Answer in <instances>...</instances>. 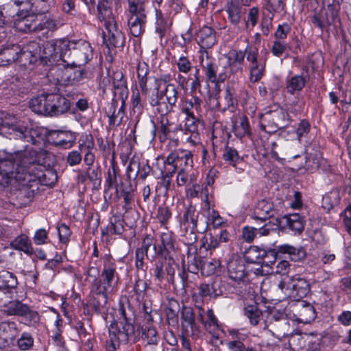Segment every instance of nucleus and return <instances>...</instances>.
Instances as JSON below:
<instances>
[{
    "instance_id": "nucleus-1",
    "label": "nucleus",
    "mask_w": 351,
    "mask_h": 351,
    "mask_svg": "<svg viewBox=\"0 0 351 351\" xmlns=\"http://www.w3.org/2000/svg\"><path fill=\"white\" fill-rule=\"evenodd\" d=\"M36 152L25 149L14 154L0 150V173L14 178L22 186L31 187L43 176L41 167L36 164Z\"/></svg>"
},
{
    "instance_id": "nucleus-2",
    "label": "nucleus",
    "mask_w": 351,
    "mask_h": 351,
    "mask_svg": "<svg viewBox=\"0 0 351 351\" xmlns=\"http://www.w3.org/2000/svg\"><path fill=\"white\" fill-rule=\"evenodd\" d=\"M99 274V269L91 267L87 271L86 280L90 284V293L101 296L104 303L107 304L108 295L117 290L119 281L116 265L110 258L104 261L100 278H98Z\"/></svg>"
},
{
    "instance_id": "nucleus-3",
    "label": "nucleus",
    "mask_w": 351,
    "mask_h": 351,
    "mask_svg": "<svg viewBox=\"0 0 351 351\" xmlns=\"http://www.w3.org/2000/svg\"><path fill=\"white\" fill-rule=\"evenodd\" d=\"M118 321L110 325L109 328L110 339L106 341V350L115 351L119 343H126L134 336L135 328L132 324L131 311L120 304L117 315Z\"/></svg>"
},
{
    "instance_id": "nucleus-4",
    "label": "nucleus",
    "mask_w": 351,
    "mask_h": 351,
    "mask_svg": "<svg viewBox=\"0 0 351 351\" xmlns=\"http://www.w3.org/2000/svg\"><path fill=\"white\" fill-rule=\"evenodd\" d=\"M97 10L98 18L101 22H104L105 27L103 31L104 43L109 49L114 47H122L125 43L124 36L117 27L112 10L104 4H99Z\"/></svg>"
},
{
    "instance_id": "nucleus-5",
    "label": "nucleus",
    "mask_w": 351,
    "mask_h": 351,
    "mask_svg": "<svg viewBox=\"0 0 351 351\" xmlns=\"http://www.w3.org/2000/svg\"><path fill=\"white\" fill-rule=\"evenodd\" d=\"M15 28L22 32H43V35L49 36V32H54L57 28L56 22L43 14H17L14 21Z\"/></svg>"
},
{
    "instance_id": "nucleus-6",
    "label": "nucleus",
    "mask_w": 351,
    "mask_h": 351,
    "mask_svg": "<svg viewBox=\"0 0 351 351\" xmlns=\"http://www.w3.org/2000/svg\"><path fill=\"white\" fill-rule=\"evenodd\" d=\"M37 46L32 45L30 47V51H32L29 53V62H33L37 56H38L41 60H43L46 64L49 62L50 63H53L58 62L59 60H62L64 62H66L67 60L66 59V45H68L66 38H62L58 40H52L46 43L43 45V49L41 52V50L38 47L37 43H36Z\"/></svg>"
},
{
    "instance_id": "nucleus-7",
    "label": "nucleus",
    "mask_w": 351,
    "mask_h": 351,
    "mask_svg": "<svg viewBox=\"0 0 351 351\" xmlns=\"http://www.w3.org/2000/svg\"><path fill=\"white\" fill-rule=\"evenodd\" d=\"M0 133L9 139H23L34 143L30 130L24 121L15 115L0 111Z\"/></svg>"
},
{
    "instance_id": "nucleus-8",
    "label": "nucleus",
    "mask_w": 351,
    "mask_h": 351,
    "mask_svg": "<svg viewBox=\"0 0 351 351\" xmlns=\"http://www.w3.org/2000/svg\"><path fill=\"white\" fill-rule=\"evenodd\" d=\"M261 119L262 123H267V125L262 124V130L269 133L275 132L289 124L288 112L278 104H273L266 108Z\"/></svg>"
},
{
    "instance_id": "nucleus-9",
    "label": "nucleus",
    "mask_w": 351,
    "mask_h": 351,
    "mask_svg": "<svg viewBox=\"0 0 351 351\" xmlns=\"http://www.w3.org/2000/svg\"><path fill=\"white\" fill-rule=\"evenodd\" d=\"M166 167L165 178H167V186L170 184L171 178L177 169L182 167L192 168L193 165V155L191 152L185 149H177L171 152L165 161Z\"/></svg>"
},
{
    "instance_id": "nucleus-10",
    "label": "nucleus",
    "mask_w": 351,
    "mask_h": 351,
    "mask_svg": "<svg viewBox=\"0 0 351 351\" xmlns=\"http://www.w3.org/2000/svg\"><path fill=\"white\" fill-rule=\"evenodd\" d=\"M66 49V59L73 58L79 66L86 64L93 58V49L90 44L84 40H69Z\"/></svg>"
},
{
    "instance_id": "nucleus-11",
    "label": "nucleus",
    "mask_w": 351,
    "mask_h": 351,
    "mask_svg": "<svg viewBox=\"0 0 351 351\" xmlns=\"http://www.w3.org/2000/svg\"><path fill=\"white\" fill-rule=\"evenodd\" d=\"M66 62V66L58 71L59 77L57 78V80L64 86L80 84L86 77V71L75 62L69 63L67 60Z\"/></svg>"
},
{
    "instance_id": "nucleus-12",
    "label": "nucleus",
    "mask_w": 351,
    "mask_h": 351,
    "mask_svg": "<svg viewBox=\"0 0 351 351\" xmlns=\"http://www.w3.org/2000/svg\"><path fill=\"white\" fill-rule=\"evenodd\" d=\"M37 46L36 42L29 43L26 50H23L18 45H11L0 49V66L9 65L16 60L23 62L29 56L30 47Z\"/></svg>"
},
{
    "instance_id": "nucleus-13",
    "label": "nucleus",
    "mask_w": 351,
    "mask_h": 351,
    "mask_svg": "<svg viewBox=\"0 0 351 351\" xmlns=\"http://www.w3.org/2000/svg\"><path fill=\"white\" fill-rule=\"evenodd\" d=\"M197 219L198 212L195 206L191 204H189L180 221V227L184 231V236L189 243H193L197 241Z\"/></svg>"
},
{
    "instance_id": "nucleus-14",
    "label": "nucleus",
    "mask_w": 351,
    "mask_h": 351,
    "mask_svg": "<svg viewBox=\"0 0 351 351\" xmlns=\"http://www.w3.org/2000/svg\"><path fill=\"white\" fill-rule=\"evenodd\" d=\"M196 40L200 47L202 55L208 56V49L212 48L217 43L215 30L208 26L202 27L196 34Z\"/></svg>"
},
{
    "instance_id": "nucleus-15",
    "label": "nucleus",
    "mask_w": 351,
    "mask_h": 351,
    "mask_svg": "<svg viewBox=\"0 0 351 351\" xmlns=\"http://www.w3.org/2000/svg\"><path fill=\"white\" fill-rule=\"evenodd\" d=\"M227 60V71L230 76L242 73L245 53L242 50L231 49L224 55Z\"/></svg>"
},
{
    "instance_id": "nucleus-16",
    "label": "nucleus",
    "mask_w": 351,
    "mask_h": 351,
    "mask_svg": "<svg viewBox=\"0 0 351 351\" xmlns=\"http://www.w3.org/2000/svg\"><path fill=\"white\" fill-rule=\"evenodd\" d=\"M12 311V316L22 317L24 324L30 327H36L40 322V315L36 311L30 309L29 306L20 302Z\"/></svg>"
},
{
    "instance_id": "nucleus-17",
    "label": "nucleus",
    "mask_w": 351,
    "mask_h": 351,
    "mask_svg": "<svg viewBox=\"0 0 351 351\" xmlns=\"http://www.w3.org/2000/svg\"><path fill=\"white\" fill-rule=\"evenodd\" d=\"M49 103V116H56L63 114L70 108V101L68 99L59 94H48V100Z\"/></svg>"
},
{
    "instance_id": "nucleus-18",
    "label": "nucleus",
    "mask_w": 351,
    "mask_h": 351,
    "mask_svg": "<svg viewBox=\"0 0 351 351\" xmlns=\"http://www.w3.org/2000/svg\"><path fill=\"white\" fill-rule=\"evenodd\" d=\"M308 78L304 74H297L287 77L285 80V91L290 95L300 93L307 83Z\"/></svg>"
},
{
    "instance_id": "nucleus-19",
    "label": "nucleus",
    "mask_w": 351,
    "mask_h": 351,
    "mask_svg": "<svg viewBox=\"0 0 351 351\" xmlns=\"http://www.w3.org/2000/svg\"><path fill=\"white\" fill-rule=\"evenodd\" d=\"M49 138L53 143L64 148H70L75 141V135L70 131L55 130L51 132Z\"/></svg>"
},
{
    "instance_id": "nucleus-20",
    "label": "nucleus",
    "mask_w": 351,
    "mask_h": 351,
    "mask_svg": "<svg viewBox=\"0 0 351 351\" xmlns=\"http://www.w3.org/2000/svg\"><path fill=\"white\" fill-rule=\"evenodd\" d=\"M271 256L275 259V251H266L257 246H251L245 254V259L248 263H261L263 258Z\"/></svg>"
},
{
    "instance_id": "nucleus-21",
    "label": "nucleus",
    "mask_w": 351,
    "mask_h": 351,
    "mask_svg": "<svg viewBox=\"0 0 351 351\" xmlns=\"http://www.w3.org/2000/svg\"><path fill=\"white\" fill-rule=\"evenodd\" d=\"M229 277L234 281H241L245 276V265L239 258H232L227 264Z\"/></svg>"
},
{
    "instance_id": "nucleus-22",
    "label": "nucleus",
    "mask_w": 351,
    "mask_h": 351,
    "mask_svg": "<svg viewBox=\"0 0 351 351\" xmlns=\"http://www.w3.org/2000/svg\"><path fill=\"white\" fill-rule=\"evenodd\" d=\"M274 210L271 202L261 199L258 202L254 208L252 218L255 220L265 221L274 215Z\"/></svg>"
},
{
    "instance_id": "nucleus-23",
    "label": "nucleus",
    "mask_w": 351,
    "mask_h": 351,
    "mask_svg": "<svg viewBox=\"0 0 351 351\" xmlns=\"http://www.w3.org/2000/svg\"><path fill=\"white\" fill-rule=\"evenodd\" d=\"M201 64L208 82L213 84H216L219 82H223L225 80V75L220 74L217 77V72L218 70V66L208 58L206 62H204V59L202 58L201 60Z\"/></svg>"
},
{
    "instance_id": "nucleus-24",
    "label": "nucleus",
    "mask_w": 351,
    "mask_h": 351,
    "mask_svg": "<svg viewBox=\"0 0 351 351\" xmlns=\"http://www.w3.org/2000/svg\"><path fill=\"white\" fill-rule=\"evenodd\" d=\"M14 293L0 289V308H3V312L8 316H12L11 311L16 308V303L20 301L14 300Z\"/></svg>"
},
{
    "instance_id": "nucleus-25",
    "label": "nucleus",
    "mask_w": 351,
    "mask_h": 351,
    "mask_svg": "<svg viewBox=\"0 0 351 351\" xmlns=\"http://www.w3.org/2000/svg\"><path fill=\"white\" fill-rule=\"evenodd\" d=\"M48 94H42L30 100L29 108L33 112L37 114L49 115V103L47 101Z\"/></svg>"
},
{
    "instance_id": "nucleus-26",
    "label": "nucleus",
    "mask_w": 351,
    "mask_h": 351,
    "mask_svg": "<svg viewBox=\"0 0 351 351\" xmlns=\"http://www.w3.org/2000/svg\"><path fill=\"white\" fill-rule=\"evenodd\" d=\"M282 221H285V228H288L295 234H300L304 230V219L298 213H293L285 216L282 218Z\"/></svg>"
},
{
    "instance_id": "nucleus-27",
    "label": "nucleus",
    "mask_w": 351,
    "mask_h": 351,
    "mask_svg": "<svg viewBox=\"0 0 351 351\" xmlns=\"http://www.w3.org/2000/svg\"><path fill=\"white\" fill-rule=\"evenodd\" d=\"M290 280L294 299L302 298L308 294L310 289L309 284L305 279L294 276L290 278Z\"/></svg>"
},
{
    "instance_id": "nucleus-28",
    "label": "nucleus",
    "mask_w": 351,
    "mask_h": 351,
    "mask_svg": "<svg viewBox=\"0 0 351 351\" xmlns=\"http://www.w3.org/2000/svg\"><path fill=\"white\" fill-rule=\"evenodd\" d=\"M181 325L183 332L187 335L193 333L195 326V315L189 307H183L181 311Z\"/></svg>"
},
{
    "instance_id": "nucleus-29",
    "label": "nucleus",
    "mask_w": 351,
    "mask_h": 351,
    "mask_svg": "<svg viewBox=\"0 0 351 351\" xmlns=\"http://www.w3.org/2000/svg\"><path fill=\"white\" fill-rule=\"evenodd\" d=\"M17 285V278L13 273L6 270L0 271V289L16 293Z\"/></svg>"
},
{
    "instance_id": "nucleus-30",
    "label": "nucleus",
    "mask_w": 351,
    "mask_h": 351,
    "mask_svg": "<svg viewBox=\"0 0 351 351\" xmlns=\"http://www.w3.org/2000/svg\"><path fill=\"white\" fill-rule=\"evenodd\" d=\"M232 132L239 138L250 134V123L246 116H240L233 121Z\"/></svg>"
},
{
    "instance_id": "nucleus-31",
    "label": "nucleus",
    "mask_w": 351,
    "mask_h": 351,
    "mask_svg": "<svg viewBox=\"0 0 351 351\" xmlns=\"http://www.w3.org/2000/svg\"><path fill=\"white\" fill-rule=\"evenodd\" d=\"M137 77L138 79V84L142 94L147 95L149 92V88L147 86V75L149 71V68L145 62H139L136 69Z\"/></svg>"
},
{
    "instance_id": "nucleus-32",
    "label": "nucleus",
    "mask_w": 351,
    "mask_h": 351,
    "mask_svg": "<svg viewBox=\"0 0 351 351\" xmlns=\"http://www.w3.org/2000/svg\"><path fill=\"white\" fill-rule=\"evenodd\" d=\"M202 100L197 97H193V100L185 99L182 101L180 106V111L187 116L194 115L193 110L197 114H199L202 110Z\"/></svg>"
},
{
    "instance_id": "nucleus-33",
    "label": "nucleus",
    "mask_w": 351,
    "mask_h": 351,
    "mask_svg": "<svg viewBox=\"0 0 351 351\" xmlns=\"http://www.w3.org/2000/svg\"><path fill=\"white\" fill-rule=\"evenodd\" d=\"M161 245L158 247V254H165L175 250V239L173 237V232L168 230L160 234Z\"/></svg>"
},
{
    "instance_id": "nucleus-34",
    "label": "nucleus",
    "mask_w": 351,
    "mask_h": 351,
    "mask_svg": "<svg viewBox=\"0 0 351 351\" xmlns=\"http://www.w3.org/2000/svg\"><path fill=\"white\" fill-rule=\"evenodd\" d=\"M324 163V159L320 153L316 151L315 153H309L306 156L305 168L309 172L314 173L318 171Z\"/></svg>"
},
{
    "instance_id": "nucleus-35",
    "label": "nucleus",
    "mask_w": 351,
    "mask_h": 351,
    "mask_svg": "<svg viewBox=\"0 0 351 351\" xmlns=\"http://www.w3.org/2000/svg\"><path fill=\"white\" fill-rule=\"evenodd\" d=\"M242 8L238 2L231 0L226 5V12L228 14V19L231 23L238 25L240 23Z\"/></svg>"
},
{
    "instance_id": "nucleus-36",
    "label": "nucleus",
    "mask_w": 351,
    "mask_h": 351,
    "mask_svg": "<svg viewBox=\"0 0 351 351\" xmlns=\"http://www.w3.org/2000/svg\"><path fill=\"white\" fill-rule=\"evenodd\" d=\"M204 209L208 211V223L212 225L214 228H218L223 224L224 221L219 213L213 209L211 210V206L209 202V198L207 197V194L205 195Z\"/></svg>"
},
{
    "instance_id": "nucleus-37",
    "label": "nucleus",
    "mask_w": 351,
    "mask_h": 351,
    "mask_svg": "<svg viewBox=\"0 0 351 351\" xmlns=\"http://www.w3.org/2000/svg\"><path fill=\"white\" fill-rule=\"evenodd\" d=\"M278 250L280 253L288 254L291 260L299 261L305 257V250L300 248H295L289 244H283L278 247Z\"/></svg>"
},
{
    "instance_id": "nucleus-38",
    "label": "nucleus",
    "mask_w": 351,
    "mask_h": 351,
    "mask_svg": "<svg viewBox=\"0 0 351 351\" xmlns=\"http://www.w3.org/2000/svg\"><path fill=\"white\" fill-rule=\"evenodd\" d=\"M156 12V32L158 34L160 38H162L169 27L171 22L169 19L164 16L162 12L158 9H155Z\"/></svg>"
},
{
    "instance_id": "nucleus-39",
    "label": "nucleus",
    "mask_w": 351,
    "mask_h": 351,
    "mask_svg": "<svg viewBox=\"0 0 351 351\" xmlns=\"http://www.w3.org/2000/svg\"><path fill=\"white\" fill-rule=\"evenodd\" d=\"M106 113L109 119L108 122L110 125H119L122 122L124 117L123 104L117 110L114 104L111 103L108 106Z\"/></svg>"
},
{
    "instance_id": "nucleus-40",
    "label": "nucleus",
    "mask_w": 351,
    "mask_h": 351,
    "mask_svg": "<svg viewBox=\"0 0 351 351\" xmlns=\"http://www.w3.org/2000/svg\"><path fill=\"white\" fill-rule=\"evenodd\" d=\"M178 95V92L175 84L168 85L163 90H158V93H156V95L158 97L162 99L163 97H165L167 102L170 106H173L177 102Z\"/></svg>"
},
{
    "instance_id": "nucleus-41",
    "label": "nucleus",
    "mask_w": 351,
    "mask_h": 351,
    "mask_svg": "<svg viewBox=\"0 0 351 351\" xmlns=\"http://www.w3.org/2000/svg\"><path fill=\"white\" fill-rule=\"evenodd\" d=\"M147 19H141L138 17H129L128 26L131 34L134 37H138L143 34L145 31V26Z\"/></svg>"
},
{
    "instance_id": "nucleus-42",
    "label": "nucleus",
    "mask_w": 351,
    "mask_h": 351,
    "mask_svg": "<svg viewBox=\"0 0 351 351\" xmlns=\"http://www.w3.org/2000/svg\"><path fill=\"white\" fill-rule=\"evenodd\" d=\"M148 288V282L146 280L137 277L133 287V291L136 301L141 302L144 300L147 295V290Z\"/></svg>"
},
{
    "instance_id": "nucleus-43",
    "label": "nucleus",
    "mask_w": 351,
    "mask_h": 351,
    "mask_svg": "<svg viewBox=\"0 0 351 351\" xmlns=\"http://www.w3.org/2000/svg\"><path fill=\"white\" fill-rule=\"evenodd\" d=\"M128 12L130 14L129 17L147 19L145 3H137L131 0V2H128Z\"/></svg>"
},
{
    "instance_id": "nucleus-44",
    "label": "nucleus",
    "mask_w": 351,
    "mask_h": 351,
    "mask_svg": "<svg viewBox=\"0 0 351 351\" xmlns=\"http://www.w3.org/2000/svg\"><path fill=\"white\" fill-rule=\"evenodd\" d=\"M12 245L15 249L23 251L27 254H32L33 253L31 241L25 235L17 237L12 241Z\"/></svg>"
},
{
    "instance_id": "nucleus-45",
    "label": "nucleus",
    "mask_w": 351,
    "mask_h": 351,
    "mask_svg": "<svg viewBox=\"0 0 351 351\" xmlns=\"http://www.w3.org/2000/svg\"><path fill=\"white\" fill-rule=\"evenodd\" d=\"M114 88L119 90L121 94L127 93V84L123 73L121 71H116L110 76Z\"/></svg>"
},
{
    "instance_id": "nucleus-46",
    "label": "nucleus",
    "mask_w": 351,
    "mask_h": 351,
    "mask_svg": "<svg viewBox=\"0 0 351 351\" xmlns=\"http://www.w3.org/2000/svg\"><path fill=\"white\" fill-rule=\"evenodd\" d=\"M159 120V139L160 141H165L169 138V134L171 132L170 127L171 123L169 121L168 114L165 116H160Z\"/></svg>"
},
{
    "instance_id": "nucleus-47",
    "label": "nucleus",
    "mask_w": 351,
    "mask_h": 351,
    "mask_svg": "<svg viewBox=\"0 0 351 351\" xmlns=\"http://www.w3.org/2000/svg\"><path fill=\"white\" fill-rule=\"evenodd\" d=\"M119 168L114 163H112L111 167L108 171V176L105 182V186L106 189L110 190L113 188L117 189V177L119 176Z\"/></svg>"
},
{
    "instance_id": "nucleus-48",
    "label": "nucleus",
    "mask_w": 351,
    "mask_h": 351,
    "mask_svg": "<svg viewBox=\"0 0 351 351\" xmlns=\"http://www.w3.org/2000/svg\"><path fill=\"white\" fill-rule=\"evenodd\" d=\"M198 119L196 118L195 114L187 116L185 118L184 125L182 126L181 124H179L175 128V131H182L186 134L188 132L198 131Z\"/></svg>"
},
{
    "instance_id": "nucleus-49",
    "label": "nucleus",
    "mask_w": 351,
    "mask_h": 351,
    "mask_svg": "<svg viewBox=\"0 0 351 351\" xmlns=\"http://www.w3.org/2000/svg\"><path fill=\"white\" fill-rule=\"evenodd\" d=\"M108 230L110 234H121L124 230L123 219L119 215H114L110 218Z\"/></svg>"
},
{
    "instance_id": "nucleus-50",
    "label": "nucleus",
    "mask_w": 351,
    "mask_h": 351,
    "mask_svg": "<svg viewBox=\"0 0 351 351\" xmlns=\"http://www.w3.org/2000/svg\"><path fill=\"white\" fill-rule=\"evenodd\" d=\"M142 338L149 345H156L160 339L156 328L150 326L143 328Z\"/></svg>"
},
{
    "instance_id": "nucleus-51",
    "label": "nucleus",
    "mask_w": 351,
    "mask_h": 351,
    "mask_svg": "<svg viewBox=\"0 0 351 351\" xmlns=\"http://www.w3.org/2000/svg\"><path fill=\"white\" fill-rule=\"evenodd\" d=\"M245 315L249 319L251 324L256 326L260 321L262 312L258 309L256 305H248L245 309Z\"/></svg>"
},
{
    "instance_id": "nucleus-52",
    "label": "nucleus",
    "mask_w": 351,
    "mask_h": 351,
    "mask_svg": "<svg viewBox=\"0 0 351 351\" xmlns=\"http://www.w3.org/2000/svg\"><path fill=\"white\" fill-rule=\"evenodd\" d=\"M199 309V321L202 324L204 325L206 328H208L211 326L214 327H218V321L216 318L214 312L212 309H208L206 312L208 320L204 321V310L202 307L199 306L198 307Z\"/></svg>"
},
{
    "instance_id": "nucleus-53",
    "label": "nucleus",
    "mask_w": 351,
    "mask_h": 351,
    "mask_svg": "<svg viewBox=\"0 0 351 351\" xmlns=\"http://www.w3.org/2000/svg\"><path fill=\"white\" fill-rule=\"evenodd\" d=\"M198 290V293L194 295L195 297H199L200 298L207 297L215 298L219 295V293H217L213 285L202 284Z\"/></svg>"
},
{
    "instance_id": "nucleus-54",
    "label": "nucleus",
    "mask_w": 351,
    "mask_h": 351,
    "mask_svg": "<svg viewBox=\"0 0 351 351\" xmlns=\"http://www.w3.org/2000/svg\"><path fill=\"white\" fill-rule=\"evenodd\" d=\"M274 335L278 338H282L287 337L291 334L290 325L287 319H282L278 324H274L272 328Z\"/></svg>"
},
{
    "instance_id": "nucleus-55",
    "label": "nucleus",
    "mask_w": 351,
    "mask_h": 351,
    "mask_svg": "<svg viewBox=\"0 0 351 351\" xmlns=\"http://www.w3.org/2000/svg\"><path fill=\"white\" fill-rule=\"evenodd\" d=\"M335 17H332V14H330V16L328 17L326 16L324 17L320 13H315L312 18V23L314 26L319 27L320 29H324L330 25Z\"/></svg>"
},
{
    "instance_id": "nucleus-56",
    "label": "nucleus",
    "mask_w": 351,
    "mask_h": 351,
    "mask_svg": "<svg viewBox=\"0 0 351 351\" xmlns=\"http://www.w3.org/2000/svg\"><path fill=\"white\" fill-rule=\"evenodd\" d=\"M220 266V261L217 259L202 261L200 266L202 273L206 276L213 274Z\"/></svg>"
},
{
    "instance_id": "nucleus-57",
    "label": "nucleus",
    "mask_w": 351,
    "mask_h": 351,
    "mask_svg": "<svg viewBox=\"0 0 351 351\" xmlns=\"http://www.w3.org/2000/svg\"><path fill=\"white\" fill-rule=\"evenodd\" d=\"M160 99L161 98L155 95L154 97L151 99L149 101L150 105L153 107H156V110L160 114V116L167 115L171 111L173 106H170L167 102L160 101Z\"/></svg>"
},
{
    "instance_id": "nucleus-58",
    "label": "nucleus",
    "mask_w": 351,
    "mask_h": 351,
    "mask_svg": "<svg viewBox=\"0 0 351 351\" xmlns=\"http://www.w3.org/2000/svg\"><path fill=\"white\" fill-rule=\"evenodd\" d=\"M34 338L27 332H24L17 340V346L21 350L26 351L30 350L34 346Z\"/></svg>"
},
{
    "instance_id": "nucleus-59",
    "label": "nucleus",
    "mask_w": 351,
    "mask_h": 351,
    "mask_svg": "<svg viewBox=\"0 0 351 351\" xmlns=\"http://www.w3.org/2000/svg\"><path fill=\"white\" fill-rule=\"evenodd\" d=\"M265 62L263 61L257 64L250 66V79L252 82L259 81L263 75L265 71Z\"/></svg>"
},
{
    "instance_id": "nucleus-60",
    "label": "nucleus",
    "mask_w": 351,
    "mask_h": 351,
    "mask_svg": "<svg viewBox=\"0 0 351 351\" xmlns=\"http://www.w3.org/2000/svg\"><path fill=\"white\" fill-rule=\"evenodd\" d=\"M223 158L233 167H236V165L242 160L238 154V152L235 149L230 147H226L225 148Z\"/></svg>"
},
{
    "instance_id": "nucleus-61",
    "label": "nucleus",
    "mask_w": 351,
    "mask_h": 351,
    "mask_svg": "<svg viewBox=\"0 0 351 351\" xmlns=\"http://www.w3.org/2000/svg\"><path fill=\"white\" fill-rule=\"evenodd\" d=\"M243 53H245V56H246L247 61L249 62V67L262 62L261 60H258V51L255 47L248 45L245 48V50L243 51Z\"/></svg>"
},
{
    "instance_id": "nucleus-62",
    "label": "nucleus",
    "mask_w": 351,
    "mask_h": 351,
    "mask_svg": "<svg viewBox=\"0 0 351 351\" xmlns=\"http://www.w3.org/2000/svg\"><path fill=\"white\" fill-rule=\"evenodd\" d=\"M240 99L241 101L242 106L245 108V110H250L252 112L255 111V99L247 90H243L241 91Z\"/></svg>"
},
{
    "instance_id": "nucleus-63",
    "label": "nucleus",
    "mask_w": 351,
    "mask_h": 351,
    "mask_svg": "<svg viewBox=\"0 0 351 351\" xmlns=\"http://www.w3.org/2000/svg\"><path fill=\"white\" fill-rule=\"evenodd\" d=\"M290 277H286L280 281L278 284V290L284 294L283 298H293L294 294L292 291V287L290 285Z\"/></svg>"
},
{
    "instance_id": "nucleus-64",
    "label": "nucleus",
    "mask_w": 351,
    "mask_h": 351,
    "mask_svg": "<svg viewBox=\"0 0 351 351\" xmlns=\"http://www.w3.org/2000/svg\"><path fill=\"white\" fill-rule=\"evenodd\" d=\"M289 48V45L285 41L275 39L271 51L274 56L280 57Z\"/></svg>"
}]
</instances>
